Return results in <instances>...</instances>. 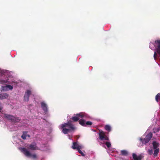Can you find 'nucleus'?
<instances>
[{
	"label": "nucleus",
	"instance_id": "obj_1",
	"mask_svg": "<svg viewBox=\"0 0 160 160\" xmlns=\"http://www.w3.org/2000/svg\"><path fill=\"white\" fill-rule=\"evenodd\" d=\"M61 126V128L62 129V132L65 134H67L68 132L74 131L75 128L71 121L62 124Z\"/></svg>",
	"mask_w": 160,
	"mask_h": 160
},
{
	"label": "nucleus",
	"instance_id": "obj_2",
	"mask_svg": "<svg viewBox=\"0 0 160 160\" xmlns=\"http://www.w3.org/2000/svg\"><path fill=\"white\" fill-rule=\"evenodd\" d=\"M108 133L104 132L102 130H99L98 133L99 138L101 140H105L108 141Z\"/></svg>",
	"mask_w": 160,
	"mask_h": 160
},
{
	"label": "nucleus",
	"instance_id": "obj_3",
	"mask_svg": "<svg viewBox=\"0 0 160 160\" xmlns=\"http://www.w3.org/2000/svg\"><path fill=\"white\" fill-rule=\"evenodd\" d=\"M4 117L12 122H19L21 120V119L18 117H16L13 116L8 114H5Z\"/></svg>",
	"mask_w": 160,
	"mask_h": 160
},
{
	"label": "nucleus",
	"instance_id": "obj_4",
	"mask_svg": "<svg viewBox=\"0 0 160 160\" xmlns=\"http://www.w3.org/2000/svg\"><path fill=\"white\" fill-rule=\"evenodd\" d=\"M152 137V132H150L145 137L144 139L140 138L139 139L140 141L142 142L143 144H145L148 143L151 139Z\"/></svg>",
	"mask_w": 160,
	"mask_h": 160
},
{
	"label": "nucleus",
	"instance_id": "obj_5",
	"mask_svg": "<svg viewBox=\"0 0 160 160\" xmlns=\"http://www.w3.org/2000/svg\"><path fill=\"white\" fill-rule=\"evenodd\" d=\"M155 42L157 45V48L154 52L153 57L154 59H156L157 58L156 52L160 55V40H156Z\"/></svg>",
	"mask_w": 160,
	"mask_h": 160
},
{
	"label": "nucleus",
	"instance_id": "obj_6",
	"mask_svg": "<svg viewBox=\"0 0 160 160\" xmlns=\"http://www.w3.org/2000/svg\"><path fill=\"white\" fill-rule=\"evenodd\" d=\"M86 115L85 113H81L76 114V116L72 117L71 118V119L74 122L78 121L80 118H86Z\"/></svg>",
	"mask_w": 160,
	"mask_h": 160
},
{
	"label": "nucleus",
	"instance_id": "obj_7",
	"mask_svg": "<svg viewBox=\"0 0 160 160\" xmlns=\"http://www.w3.org/2000/svg\"><path fill=\"white\" fill-rule=\"evenodd\" d=\"M19 149L26 156L28 157L30 156L31 153L27 148H20Z\"/></svg>",
	"mask_w": 160,
	"mask_h": 160
},
{
	"label": "nucleus",
	"instance_id": "obj_8",
	"mask_svg": "<svg viewBox=\"0 0 160 160\" xmlns=\"http://www.w3.org/2000/svg\"><path fill=\"white\" fill-rule=\"evenodd\" d=\"M132 156L134 160H141L144 157V156L142 154L137 155L135 153H133Z\"/></svg>",
	"mask_w": 160,
	"mask_h": 160
},
{
	"label": "nucleus",
	"instance_id": "obj_9",
	"mask_svg": "<svg viewBox=\"0 0 160 160\" xmlns=\"http://www.w3.org/2000/svg\"><path fill=\"white\" fill-rule=\"evenodd\" d=\"M72 145V146L73 149L78 150V149H82L83 147L81 145H79L77 142H73Z\"/></svg>",
	"mask_w": 160,
	"mask_h": 160
},
{
	"label": "nucleus",
	"instance_id": "obj_10",
	"mask_svg": "<svg viewBox=\"0 0 160 160\" xmlns=\"http://www.w3.org/2000/svg\"><path fill=\"white\" fill-rule=\"evenodd\" d=\"M31 94V91L29 90H27V91L25 92L24 97V99L25 101L28 102L29 101V96Z\"/></svg>",
	"mask_w": 160,
	"mask_h": 160
},
{
	"label": "nucleus",
	"instance_id": "obj_11",
	"mask_svg": "<svg viewBox=\"0 0 160 160\" xmlns=\"http://www.w3.org/2000/svg\"><path fill=\"white\" fill-rule=\"evenodd\" d=\"M9 96V95L6 93L0 92V99H4L7 98Z\"/></svg>",
	"mask_w": 160,
	"mask_h": 160
},
{
	"label": "nucleus",
	"instance_id": "obj_12",
	"mask_svg": "<svg viewBox=\"0 0 160 160\" xmlns=\"http://www.w3.org/2000/svg\"><path fill=\"white\" fill-rule=\"evenodd\" d=\"M41 107L45 112H46L48 111L47 105L44 102H41Z\"/></svg>",
	"mask_w": 160,
	"mask_h": 160
},
{
	"label": "nucleus",
	"instance_id": "obj_13",
	"mask_svg": "<svg viewBox=\"0 0 160 160\" xmlns=\"http://www.w3.org/2000/svg\"><path fill=\"white\" fill-rule=\"evenodd\" d=\"M29 149L31 150H38L39 148L36 146V144H31L29 146Z\"/></svg>",
	"mask_w": 160,
	"mask_h": 160
},
{
	"label": "nucleus",
	"instance_id": "obj_14",
	"mask_svg": "<svg viewBox=\"0 0 160 160\" xmlns=\"http://www.w3.org/2000/svg\"><path fill=\"white\" fill-rule=\"evenodd\" d=\"M120 154L122 156H127L129 154L128 152L126 150H122L120 152Z\"/></svg>",
	"mask_w": 160,
	"mask_h": 160
},
{
	"label": "nucleus",
	"instance_id": "obj_15",
	"mask_svg": "<svg viewBox=\"0 0 160 160\" xmlns=\"http://www.w3.org/2000/svg\"><path fill=\"white\" fill-rule=\"evenodd\" d=\"M152 144L153 149H158L159 144V143L155 141H153Z\"/></svg>",
	"mask_w": 160,
	"mask_h": 160
},
{
	"label": "nucleus",
	"instance_id": "obj_16",
	"mask_svg": "<svg viewBox=\"0 0 160 160\" xmlns=\"http://www.w3.org/2000/svg\"><path fill=\"white\" fill-rule=\"evenodd\" d=\"M79 123L83 126H86L85 121L83 119H80L79 121Z\"/></svg>",
	"mask_w": 160,
	"mask_h": 160
},
{
	"label": "nucleus",
	"instance_id": "obj_17",
	"mask_svg": "<svg viewBox=\"0 0 160 160\" xmlns=\"http://www.w3.org/2000/svg\"><path fill=\"white\" fill-rule=\"evenodd\" d=\"M28 133L27 132H23L22 134V135L21 136L22 138L23 139H26L27 137V134Z\"/></svg>",
	"mask_w": 160,
	"mask_h": 160
},
{
	"label": "nucleus",
	"instance_id": "obj_18",
	"mask_svg": "<svg viewBox=\"0 0 160 160\" xmlns=\"http://www.w3.org/2000/svg\"><path fill=\"white\" fill-rule=\"evenodd\" d=\"M105 129L108 132H110L111 131V127L109 125H106L105 126Z\"/></svg>",
	"mask_w": 160,
	"mask_h": 160
},
{
	"label": "nucleus",
	"instance_id": "obj_19",
	"mask_svg": "<svg viewBox=\"0 0 160 160\" xmlns=\"http://www.w3.org/2000/svg\"><path fill=\"white\" fill-rule=\"evenodd\" d=\"M1 91H6L8 90V88H7V85L6 86H2L1 88Z\"/></svg>",
	"mask_w": 160,
	"mask_h": 160
},
{
	"label": "nucleus",
	"instance_id": "obj_20",
	"mask_svg": "<svg viewBox=\"0 0 160 160\" xmlns=\"http://www.w3.org/2000/svg\"><path fill=\"white\" fill-rule=\"evenodd\" d=\"M159 148L155 149L153 153V155L154 157L157 156L159 152Z\"/></svg>",
	"mask_w": 160,
	"mask_h": 160
},
{
	"label": "nucleus",
	"instance_id": "obj_21",
	"mask_svg": "<svg viewBox=\"0 0 160 160\" xmlns=\"http://www.w3.org/2000/svg\"><path fill=\"white\" fill-rule=\"evenodd\" d=\"M155 100L157 102H158L160 100V93H158L155 97Z\"/></svg>",
	"mask_w": 160,
	"mask_h": 160
},
{
	"label": "nucleus",
	"instance_id": "obj_22",
	"mask_svg": "<svg viewBox=\"0 0 160 160\" xmlns=\"http://www.w3.org/2000/svg\"><path fill=\"white\" fill-rule=\"evenodd\" d=\"M153 132L156 133L158 132L160 130L159 128H154L153 129Z\"/></svg>",
	"mask_w": 160,
	"mask_h": 160
},
{
	"label": "nucleus",
	"instance_id": "obj_23",
	"mask_svg": "<svg viewBox=\"0 0 160 160\" xmlns=\"http://www.w3.org/2000/svg\"><path fill=\"white\" fill-rule=\"evenodd\" d=\"M105 144L108 148H110L111 147V143L109 142H106L105 143Z\"/></svg>",
	"mask_w": 160,
	"mask_h": 160
},
{
	"label": "nucleus",
	"instance_id": "obj_24",
	"mask_svg": "<svg viewBox=\"0 0 160 160\" xmlns=\"http://www.w3.org/2000/svg\"><path fill=\"white\" fill-rule=\"evenodd\" d=\"M29 157H31L34 159H36L37 158V156L36 154H32L31 153V155L30 156H29Z\"/></svg>",
	"mask_w": 160,
	"mask_h": 160
},
{
	"label": "nucleus",
	"instance_id": "obj_25",
	"mask_svg": "<svg viewBox=\"0 0 160 160\" xmlns=\"http://www.w3.org/2000/svg\"><path fill=\"white\" fill-rule=\"evenodd\" d=\"M7 82V80H2L0 79V83L1 84H4Z\"/></svg>",
	"mask_w": 160,
	"mask_h": 160
},
{
	"label": "nucleus",
	"instance_id": "obj_26",
	"mask_svg": "<svg viewBox=\"0 0 160 160\" xmlns=\"http://www.w3.org/2000/svg\"><path fill=\"white\" fill-rule=\"evenodd\" d=\"M81 149H78V150H77L78 152L82 155V156H84V154L82 152V151L80 150Z\"/></svg>",
	"mask_w": 160,
	"mask_h": 160
},
{
	"label": "nucleus",
	"instance_id": "obj_27",
	"mask_svg": "<svg viewBox=\"0 0 160 160\" xmlns=\"http://www.w3.org/2000/svg\"><path fill=\"white\" fill-rule=\"evenodd\" d=\"M86 125H91L92 124V122L90 121H88L86 123Z\"/></svg>",
	"mask_w": 160,
	"mask_h": 160
},
{
	"label": "nucleus",
	"instance_id": "obj_28",
	"mask_svg": "<svg viewBox=\"0 0 160 160\" xmlns=\"http://www.w3.org/2000/svg\"><path fill=\"white\" fill-rule=\"evenodd\" d=\"M7 88H9L10 90H12L13 88V87L12 86L10 85H7Z\"/></svg>",
	"mask_w": 160,
	"mask_h": 160
},
{
	"label": "nucleus",
	"instance_id": "obj_29",
	"mask_svg": "<svg viewBox=\"0 0 160 160\" xmlns=\"http://www.w3.org/2000/svg\"><path fill=\"white\" fill-rule=\"evenodd\" d=\"M153 151L152 150L149 149L148 150V152L150 155L152 154L153 153Z\"/></svg>",
	"mask_w": 160,
	"mask_h": 160
},
{
	"label": "nucleus",
	"instance_id": "obj_30",
	"mask_svg": "<svg viewBox=\"0 0 160 160\" xmlns=\"http://www.w3.org/2000/svg\"><path fill=\"white\" fill-rule=\"evenodd\" d=\"M2 108H3V107H2L1 104L0 103V111H1L2 110Z\"/></svg>",
	"mask_w": 160,
	"mask_h": 160
},
{
	"label": "nucleus",
	"instance_id": "obj_31",
	"mask_svg": "<svg viewBox=\"0 0 160 160\" xmlns=\"http://www.w3.org/2000/svg\"><path fill=\"white\" fill-rule=\"evenodd\" d=\"M5 71L4 70H2L1 71V73L2 74H3L4 75V73H5Z\"/></svg>",
	"mask_w": 160,
	"mask_h": 160
}]
</instances>
